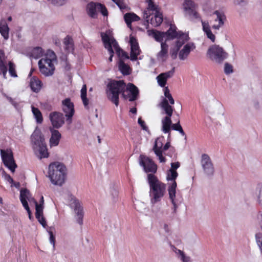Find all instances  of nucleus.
<instances>
[{"label":"nucleus","mask_w":262,"mask_h":262,"mask_svg":"<svg viewBox=\"0 0 262 262\" xmlns=\"http://www.w3.org/2000/svg\"><path fill=\"white\" fill-rule=\"evenodd\" d=\"M122 93L124 99L129 101L138 99L139 96L138 88L132 83L127 85L123 80L114 81L107 85V97L116 106L119 105V95Z\"/></svg>","instance_id":"f257e3e1"},{"label":"nucleus","mask_w":262,"mask_h":262,"mask_svg":"<svg viewBox=\"0 0 262 262\" xmlns=\"http://www.w3.org/2000/svg\"><path fill=\"white\" fill-rule=\"evenodd\" d=\"M164 94L165 98H163L159 105L162 110V114L166 115L161 120L162 128L161 130L165 134L168 133L170 130V125H171V117L172 116L173 108L169 104L168 101L170 104L174 103V100L172 98L168 87L164 88Z\"/></svg>","instance_id":"f03ea898"},{"label":"nucleus","mask_w":262,"mask_h":262,"mask_svg":"<svg viewBox=\"0 0 262 262\" xmlns=\"http://www.w3.org/2000/svg\"><path fill=\"white\" fill-rule=\"evenodd\" d=\"M147 182L149 186L150 202L155 204L160 202L166 192V186L154 174H147Z\"/></svg>","instance_id":"7ed1b4c3"},{"label":"nucleus","mask_w":262,"mask_h":262,"mask_svg":"<svg viewBox=\"0 0 262 262\" xmlns=\"http://www.w3.org/2000/svg\"><path fill=\"white\" fill-rule=\"evenodd\" d=\"M66 174L67 168L63 164L55 162L49 165L48 177L52 184L62 186L65 182Z\"/></svg>","instance_id":"20e7f679"},{"label":"nucleus","mask_w":262,"mask_h":262,"mask_svg":"<svg viewBox=\"0 0 262 262\" xmlns=\"http://www.w3.org/2000/svg\"><path fill=\"white\" fill-rule=\"evenodd\" d=\"M31 142L36 155L39 158H47L49 156L45 139L39 129H35L31 135Z\"/></svg>","instance_id":"39448f33"},{"label":"nucleus","mask_w":262,"mask_h":262,"mask_svg":"<svg viewBox=\"0 0 262 262\" xmlns=\"http://www.w3.org/2000/svg\"><path fill=\"white\" fill-rule=\"evenodd\" d=\"M101 37L104 47L107 50L110 55L108 58L110 62L112 61V58L114 56L113 48L119 57L126 59L129 58L128 54L119 47L115 39L110 37L107 34L104 33L101 34Z\"/></svg>","instance_id":"423d86ee"},{"label":"nucleus","mask_w":262,"mask_h":262,"mask_svg":"<svg viewBox=\"0 0 262 262\" xmlns=\"http://www.w3.org/2000/svg\"><path fill=\"white\" fill-rule=\"evenodd\" d=\"M55 61V54L52 51H48L45 56L38 61L40 72L46 76L52 75L55 70L54 63Z\"/></svg>","instance_id":"0eeeda50"},{"label":"nucleus","mask_w":262,"mask_h":262,"mask_svg":"<svg viewBox=\"0 0 262 262\" xmlns=\"http://www.w3.org/2000/svg\"><path fill=\"white\" fill-rule=\"evenodd\" d=\"M207 56L212 62L221 64L228 58V54L222 47L213 45L208 48Z\"/></svg>","instance_id":"6e6552de"},{"label":"nucleus","mask_w":262,"mask_h":262,"mask_svg":"<svg viewBox=\"0 0 262 262\" xmlns=\"http://www.w3.org/2000/svg\"><path fill=\"white\" fill-rule=\"evenodd\" d=\"M165 33L166 34V40L177 39L176 46L178 49L180 48L189 39L188 34L181 31H178L176 26L173 25H170L169 29Z\"/></svg>","instance_id":"1a4fd4ad"},{"label":"nucleus","mask_w":262,"mask_h":262,"mask_svg":"<svg viewBox=\"0 0 262 262\" xmlns=\"http://www.w3.org/2000/svg\"><path fill=\"white\" fill-rule=\"evenodd\" d=\"M7 64L8 65V71L10 75L13 78L17 77L15 64L10 61L7 63L4 52L0 50V74L2 73L5 79L7 78Z\"/></svg>","instance_id":"9d476101"},{"label":"nucleus","mask_w":262,"mask_h":262,"mask_svg":"<svg viewBox=\"0 0 262 262\" xmlns=\"http://www.w3.org/2000/svg\"><path fill=\"white\" fill-rule=\"evenodd\" d=\"M70 199L69 205L71 208L74 209L76 214V221L80 225H82L83 224V217L84 215L83 207L79 201L75 196L71 195L70 196Z\"/></svg>","instance_id":"9b49d317"},{"label":"nucleus","mask_w":262,"mask_h":262,"mask_svg":"<svg viewBox=\"0 0 262 262\" xmlns=\"http://www.w3.org/2000/svg\"><path fill=\"white\" fill-rule=\"evenodd\" d=\"M177 184L176 182L173 183H169L168 184V193L169 198L173 206V211H176L177 208L179 204H180L182 200V196L177 194L176 189Z\"/></svg>","instance_id":"f8f14e48"},{"label":"nucleus","mask_w":262,"mask_h":262,"mask_svg":"<svg viewBox=\"0 0 262 262\" xmlns=\"http://www.w3.org/2000/svg\"><path fill=\"white\" fill-rule=\"evenodd\" d=\"M0 151L2 161L5 166L8 168L12 172H14L16 167V164L15 163L11 149H1Z\"/></svg>","instance_id":"ddd939ff"},{"label":"nucleus","mask_w":262,"mask_h":262,"mask_svg":"<svg viewBox=\"0 0 262 262\" xmlns=\"http://www.w3.org/2000/svg\"><path fill=\"white\" fill-rule=\"evenodd\" d=\"M86 10L88 15L92 18L97 17L98 12H100L103 16L108 14L105 7L100 3L91 2L88 4Z\"/></svg>","instance_id":"4468645a"},{"label":"nucleus","mask_w":262,"mask_h":262,"mask_svg":"<svg viewBox=\"0 0 262 262\" xmlns=\"http://www.w3.org/2000/svg\"><path fill=\"white\" fill-rule=\"evenodd\" d=\"M62 110L65 114L67 123L70 124L72 122L75 109L74 105L70 98H66L62 101Z\"/></svg>","instance_id":"2eb2a0df"},{"label":"nucleus","mask_w":262,"mask_h":262,"mask_svg":"<svg viewBox=\"0 0 262 262\" xmlns=\"http://www.w3.org/2000/svg\"><path fill=\"white\" fill-rule=\"evenodd\" d=\"M139 164L143 167L144 170L146 173L150 172V174L155 173L157 170V166L153 160L149 157L140 155L139 157Z\"/></svg>","instance_id":"dca6fc26"},{"label":"nucleus","mask_w":262,"mask_h":262,"mask_svg":"<svg viewBox=\"0 0 262 262\" xmlns=\"http://www.w3.org/2000/svg\"><path fill=\"white\" fill-rule=\"evenodd\" d=\"M201 163L203 171L207 176H212L214 172V168L209 156L204 154L202 155Z\"/></svg>","instance_id":"f3484780"},{"label":"nucleus","mask_w":262,"mask_h":262,"mask_svg":"<svg viewBox=\"0 0 262 262\" xmlns=\"http://www.w3.org/2000/svg\"><path fill=\"white\" fill-rule=\"evenodd\" d=\"M49 119L54 128H59L64 123V118L61 113L53 112L50 113Z\"/></svg>","instance_id":"a211bd4d"},{"label":"nucleus","mask_w":262,"mask_h":262,"mask_svg":"<svg viewBox=\"0 0 262 262\" xmlns=\"http://www.w3.org/2000/svg\"><path fill=\"white\" fill-rule=\"evenodd\" d=\"M30 199L31 202H33L35 205V216L39 223L43 228H46L47 226L45 218L43 216V207L42 204H38L37 201L30 195Z\"/></svg>","instance_id":"6ab92c4d"},{"label":"nucleus","mask_w":262,"mask_h":262,"mask_svg":"<svg viewBox=\"0 0 262 262\" xmlns=\"http://www.w3.org/2000/svg\"><path fill=\"white\" fill-rule=\"evenodd\" d=\"M165 141V138L163 136L158 137L155 141V145L153 147V150L156 156L158 157L160 162H165V158L162 155V148L163 143Z\"/></svg>","instance_id":"aec40b11"},{"label":"nucleus","mask_w":262,"mask_h":262,"mask_svg":"<svg viewBox=\"0 0 262 262\" xmlns=\"http://www.w3.org/2000/svg\"><path fill=\"white\" fill-rule=\"evenodd\" d=\"M213 14L216 15V18L214 20L215 23L212 26V28L215 31L219 30L224 26L226 16L224 12L218 10L214 11Z\"/></svg>","instance_id":"412c9836"},{"label":"nucleus","mask_w":262,"mask_h":262,"mask_svg":"<svg viewBox=\"0 0 262 262\" xmlns=\"http://www.w3.org/2000/svg\"><path fill=\"white\" fill-rule=\"evenodd\" d=\"M129 43L131 50L130 59L132 61H135L140 53L139 44L137 39L133 36H130Z\"/></svg>","instance_id":"4be33fe9"},{"label":"nucleus","mask_w":262,"mask_h":262,"mask_svg":"<svg viewBox=\"0 0 262 262\" xmlns=\"http://www.w3.org/2000/svg\"><path fill=\"white\" fill-rule=\"evenodd\" d=\"M195 46L193 42H188L185 45L179 52V58L180 60H185L189 56L190 53L194 50Z\"/></svg>","instance_id":"5701e85b"},{"label":"nucleus","mask_w":262,"mask_h":262,"mask_svg":"<svg viewBox=\"0 0 262 262\" xmlns=\"http://www.w3.org/2000/svg\"><path fill=\"white\" fill-rule=\"evenodd\" d=\"M175 68H173L171 70L160 74L156 78L158 84L163 88H165L168 79L172 77L174 73Z\"/></svg>","instance_id":"b1692460"},{"label":"nucleus","mask_w":262,"mask_h":262,"mask_svg":"<svg viewBox=\"0 0 262 262\" xmlns=\"http://www.w3.org/2000/svg\"><path fill=\"white\" fill-rule=\"evenodd\" d=\"M145 2L147 4V7L144 13V17L148 23L149 20L148 17L150 15V12L153 13H158L160 12V9L158 6L155 4L154 0H145Z\"/></svg>","instance_id":"393cba45"},{"label":"nucleus","mask_w":262,"mask_h":262,"mask_svg":"<svg viewBox=\"0 0 262 262\" xmlns=\"http://www.w3.org/2000/svg\"><path fill=\"white\" fill-rule=\"evenodd\" d=\"M168 46L166 42L161 43V50L157 54V57L158 61L161 62L165 61L168 58Z\"/></svg>","instance_id":"a878e982"},{"label":"nucleus","mask_w":262,"mask_h":262,"mask_svg":"<svg viewBox=\"0 0 262 262\" xmlns=\"http://www.w3.org/2000/svg\"><path fill=\"white\" fill-rule=\"evenodd\" d=\"M50 130L51 133V137L50 139V143L51 146H56L58 145L60 139L61 137V134L58 130L50 127Z\"/></svg>","instance_id":"bb28decb"},{"label":"nucleus","mask_w":262,"mask_h":262,"mask_svg":"<svg viewBox=\"0 0 262 262\" xmlns=\"http://www.w3.org/2000/svg\"><path fill=\"white\" fill-rule=\"evenodd\" d=\"M202 29L205 33L207 37L212 42L215 40V36L211 30L210 26L207 21H202Z\"/></svg>","instance_id":"cd10ccee"},{"label":"nucleus","mask_w":262,"mask_h":262,"mask_svg":"<svg viewBox=\"0 0 262 262\" xmlns=\"http://www.w3.org/2000/svg\"><path fill=\"white\" fill-rule=\"evenodd\" d=\"M148 35L153 37L157 41L161 42H163L164 38L166 39L165 33L163 32H160L155 30H147Z\"/></svg>","instance_id":"c85d7f7f"},{"label":"nucleus","mask_w":262,"mask_h":262,"mask_svg":"<svg viewBox=\"0 0 262 262\" xmlns=\"http://www.w3.org/2000/svg\"><path fill=\"white\" fill-rule=\"evenodd\" d=\"M10 29L5 19L0 20V33L5 40H7L9 38Z\"/></svg>","instance_id":"c756f323"},{"label":"nucleus","mask_w":262,"mask_h":262,"mask_svg":"<svg viewBox=\"0 0 262 262\" xmlns=\"http://www.w3.org/2000/svg\"><path fill=\"white\" fill-rule=\"evenodd\" d=\"M29 85L33 92L37 93L41 89V82L36 77H33L30 79Z\"/></svg>","instance_id":"7c9ffc66"},{"label":"nucleus","mask_w":262,"mask_h":262,"mask_svg":"<svg viewBox=\"0 0 262 262\" xmlns=\"http://www.w3.org/2000/svg\"><path fill=\"white\" fill-rule=\"evenodd\" d=\"M124 19L127 26L132 29V23L139 20L140 17L134 13H127L124 15Z\"/></svg>","instance_id":"2f4dec72"},{"label":"nucleus","mask_w":262,"mask_h":262,"mask_svg":"<svg viewBox=\"0 0 262 262\" xmlns=\"http://www.w3.org/2000/svg\"><path fill=\"white\" fill-rule=\"evenodd\" d=\"M162 21V14L160 12L154 13V15L152 16L150 19V23L154 27H158L160 26Z\"/></svg>","instance_id":"473e14b6"},{"label":"nucleus","mask_w":262,"mask_h":262,"mask_svg":"<svg viewBox=\"0 0 262 262\" xmlns=\"http://www.w3.org/2000/svg\"><path fill=\"white\" fill-rule=\"evenodd\" d=\"M185 14L198 8V5L191 0H185L183 3Z\"/></svg>","instance_id":"72a5a7b5"},{"label":"nucleus","mask_w":262,"mask_h":262,"mask_svg":"<svg viewBox=\"0 0 262 262\" xmlns=\"http://www.w3.org/2000/svg\"><path fill=\"white\" fill-rule=\"evenodd\" d=\"M64 48L67 52H72L74 50L73 39L69 36H66L63 40Z\"/></svg>","instance_id":"f704fd0d"},{"label":"nucleus","mask_w":262,"mask_h":262,"mask_svg":"<svg viewBox=\"0 0 262 262\" xmlns=\"http://www.w3.org/2000/svg\"><path fill=\"white\" fill-rule=\"evenodd\" d=\"M196 9H195L194 10L189 12L185 15L192 21H200L202 23V21L203 20Z\"/></svg>","instance_id":"c9c22d12"},{"label":"nucleus","mask_w":262,"mask_h":262,"mask_svg":"<svg viewBox=\"0 0 262 262\" xmlns=\"http://www.w3.org/2000/svg\"><path fill=\"white\" fill-rule=\"evenodd\" d=\"M32 113L36 119V121L38 124H41L43 121V118L41 113L38 108L32 106Z\"/></svg>","instance_id":"e433bc0d"},{"label":"nucleus","mask_w":262,"mask_h":262,"mask_svg":"<svg viewBox=\"0 0 262 262\" xmlns=\"http://www.w3.org/2000/svg\"><path fill=\"white\" fill-rule=\"evenodd\" d=\"M119 69L123 75H129L130 68L122 60H120L119 62Z\"/></svg>","instance_id":"4c0bfd02"},{"label":"nucleus","mask_w":262,"mask_h":262,"mask_svg":"<svg viewBox=\"0 0 262 262\" xmlns=\"http://www.w3.org/2000/svg\"><path fill=\"white\" fill-rule=\"evenodd\" d=\"M178 176V173L176 170L169 169L167 172L166 180L168 181H171L170 183L176 182V179Z\"/></svg>","instance_id":"58836bf2"},{"label":"nucleus","mask_w":262,"mask_h":262,"mask_svg":"<svg viewBox=\"0 0 262 262\" xmlns=\"http://www.w3.org/2000/svg\"><path fill=\"white\" fill-rule=\"evenodd\" d=\"M80 93L83 104L85 107H86L89 104V100L86 98V86L85 84L83 85Z\"/></svg>","instance_id":"ea45409f"},{"label":"nucleus","mask_w":262,"mask_h":262,"mask_svg":"<svg viewBox=\"0 0 262 262\" xmlns=\"http://www.w3.org/2000/svg\"><path fill=\"white\" fill-rule=\"evenodd\" d=\"M31 56L35 59L40 58L43 54L42 49L40 47H36L32 50Z\"/></svg>","instance_id":"a19ab883"},{"label":"nucleus","mask_w":262,"mask_h":262,"mask_svg":"<svg viewBox=\"0 0 262 262\" xmlns=\"http://www.w3.org/2000/svg\"><path fill=\"white\" fill-rule=\"evenodd\" d=\"M30 195V192L28 189H23L20 191V200H28L31 202Z\"/></svg>","instance_id":"79ce46f5"},{"label":"nucleus","mask_w":262,"mask_h":262,"mask_svg":"<svg viewBox=\"0 0 262 262\" xmlns=\"http://www.w3.org/2000/svg\"><path fill=\"white\" fill-rule=\"evenodd\" d=\"M171 129L176 131H178L182 136L185 135V132L181 126L179 121L175 124H172L171 123V125H170V130Z\"/></svg>","instance_id":"37998d69"},{"label":"nucleus","mask_w":262,"mask_h":262,"mask_svg":"<svg viewBox=\"0 0 262 262\" xmlns=\"http://www.w3.org/2000/svg\"><path fill=\"white\" fill-rule=\"evenodd\" d=\"M257 201L259 205L262 206V184H258L256 188Z\"/></svg>","instance_id":"c03bdc74"},{"label":"nucleus","mask_w":262,"mask_h":262,"mask_svg":"<svg viewBox=\"0 0 262 262\" xmlns=\"http://www.w3.org/2000/svg\"><path fill=\"white\" fill-rule=\"evenodd\" d=\"M167 133L168 134L167 141L164 146L163 145L162 148V152L166 151L168 149H169L170 147H171L170 146V130Z\"/></svg>","instance_id":"a18cd8bd"},{"label":"nucleus","mask_w":262,"mask_h":262,"mask_svg":"<svg viewBox=\"0 0 262 262\" xmlns=\"http://www.w3.org/2000/svg\"><path fill=\"white\" fill-rule=\"evenodd\" d=\"M255 238L256 243L262 253V234L260 233L256 234Z\"/></svg>","instance_id":"49530a36"},{"label":"nucleus","mask_w":262,"mask_h":262,"mask_svg":"<svg viewBox=\"0 0 262 262\" xmlns=\"http://www.w3.org/2000/svg\"><path fill=\"white\" fill-rule=\"evenodd\" d=\"M1 170L2 171V177L4 178V179L6 181L9 182L10 183L13 184L14 182L13 180L11 177V176L9 174L6 173V172L2 168H1Z\"/></svg>","instance_id":"de8ad7c7"},{"label":"nucleus","mask_w":262,"mask_h":262,"mask_svg":"<svg viewBox=\"0 0 262 262\" xmlns=\"http://www.w3.org/2000/svg\"><path fill=\"white\" fill-rule=\"evenodd\" d=\"M224 72L226 74L233 73V67L230 63L226 62L224 65Z\"/></svg>","instance_id":"09e8293b"},{"label":"nucleus","mask_w":262,"mask_h":262,"mask_svg":"<svg viewBox=\"0 0 262 262\" xmlns=\"http://www.w3.org/2000/svg\"><path fill=\"white\" fill-rule=\"evenodd\" d=\"M114 2L121 10L124 9L126 8V5L124 2V0H112Z\"/></svg>","instance_id":"8fccbe9b"},{"label":"nucleus","mask_w":262,"mask_h":262,"mask_svg":"<svg viewBox=\"0 0 262 262\" xmlns=\"http://www.w3.org/2000/svg\"><path fill=\"white\" fill-rule=\"evenodd\" d=\"M52 228L50 227L48 230L47 231L50 235V243L53 245V247L55 246V237L54 236L53 233L52 231L51 230Z\"/></svg>","instance_id":"3c124183"},{"label":"nucleus","mask_w":262,"mask_h":262,"mask_svg":"<svg viewBox=\"0 0 262 262\" xmlns=\"http://www.w3.org/2000/svg\"><path fill=\"white\" fill-rule=\"evenodd\" d=\"M2 95L6 97V98L9 101V102L12 104L15 107H17V103L14 101V100L10 97H9L5 93H2Z\"/></svg>","instance_id":"603ef678"},{"label":"nucleus","mask_w":262,"mask_h":262,"mask_svg":"<svg viewBox=\"0 0 262 262\" xmlns=\"http://www.w3.org/2000/svg\"><path fill=\"white\" fill-rule=\"evenodd\" d=\"M51 3L53 4H54L55 5L59 6L63 5L67 1V0H51Z\"/></svg>","instance_id":"864d4df0"},{"label":"nucleus","mask_w":262,"mask_h":262,"mask_svg":"<svg viewBox=\"0 0 262 262\" xmlns=\"http://www.w3.org/2000/svg\"><path fill=\"white\" fill-rule=\"evenodd\" d=\"M234 2L235 4L242 6L246 5L248 3V0H234Z\"/></svg>","instance_id":"5fc2aeb1"},{"label":"nucleus","mask_w":262,"mask_h":262,"mask_svg":"<svg viewBox=\"0 0 262 262\" xmlns=\"http://www.w3.org/2000/svg\"><path fill=\"white\" fill-rule=\"evenodd\" d=\"M138 123L140 125L143 130H147L148 127L146 126L145 122L143 121L141 118H139L138 120Z\"/></svg>","instance_id":"6e6d98bb"},{"label":"nucleus","mask_w":262,"mask_h":262,"mask_svg":"<svg viewBox=\"0 0 262 262\" xmlns=\"http://www.w3.org/2000/svg\"><path fill=\"white\" fill-rule=\"evenodd\" d=\"M180 166V164L179 162H174L171 163V168L170 170H176Z\"/></svg>","instance_id":"4d7b16f0"},{"label":"nucleus","mask_w":262,"mask_h":262,"mask_svg":"<svg viewBox=\"0 0 262 262\" xmlns=\"http://www.w3.org/2000/svg\"><path fill=\"white\" fill-rule=\"evenodd\" d=\"M180 258L183 262H190V257L186 256L185 253H184Z\"/></svg>","instance_id":"13d9d810"},{"label":"nucleus","mask_w":262,"mask_h":262,"mask_svg":"<svg viewBox=\"0 0 262 262\" xmlns=\"http://www.w3.org/2000/svg\"><path fill=\"white\" fill-rule=\"evenodd\" d=\"M175 153V149L173 147H171L169 149L168 152L167 154H165L166 155L172 157V156L174 155Z\"/></svg>","instance_id":"bf43d9fd"},{"label":"nucleus","mask_w":262,"mask_h":262,"mask_svg":"<svg viewBox=\"0 0 262 262\" xmlns=\"http://www.w3.org/2000/svg\"><path fill=\"white\" fill-rule=\"evenodd\" d=\"M172 250L177 255H179V257H180L184 253L183 251L177 249L174 246L172 247Z\"/></svg>","instance_id":"052dcab7"},{"label":"nucleus","mask_w":262,"mask_h":262,"mask_svg":"<svg viewBox=\"0 0 262 262\" xmlns=\"http://www.w3.org/2000/svg\"><path fill=\"white\" fill-rule=\"evenodd\" d=\"M21 203L23 204V207L25 208L27 211H29L30 209L28 206V202L27 200H21L20 201Z\"/></svg>","instance_id":"680f3d73"},{"label":"nucleus","mask_w":262,"mask_h":262,"mask_svg":"<svg viewBox=\"0 0 262 262\" xmlns=\"http://www.w3.org/2000/svg\"><path fill=\"white\" fill-rule=\"evenodd\" d=\"M111 194L112 195L113 198L115 199L118 196V191L117 189H116L114 188H113L111 190Z\"/></svg>","instance_id":"e2e57ef3"},{"label":"nucleus","mask_w":262,"mask_h":262,"mask_svg":"<svg viewBox=\"0 0 262 262\" xmlns=\"http://www.w3.org/2000/svg\"><path fill=\"white\" fill-rule=\"evenodd\" d=\"M177 47L176 50L175 51L171 52V56L172 58L173 59H175L177 57L178 52L180 49V48L178 49L177 47Z\"/></svg>","instance_id":"0e129e2a"},{"label":"nucleus","mask_w":262,"mask_h":262,"mask_svg":"<svg viewBox=\"0 0 262 262\" xmlns=\"http://www.w3.org/2000/svg\"><path fill=\"white\" fill-rule=\"evenodd\" d=\"M257 220L259 223H261V228L262 229V212H259L257 215Z\"/></svg>","instance_id":"69168bd1"},{"label":"nucleus","mask_w":262,"mask_h":262,"mask_svg":"<svg viewBox=\"0 0 262 262\" xmlns=\"http://www.w3.org/2000/svg\"><path fill=\"white\" fill-rule=\"evenodd\" d=\"M44 108L46 109L48 111H51L52 109V107L51 105L48 104V103H45L43 105Z\"/></svg>","instance_id":"338daca9"},{"label":"nucleus","mask_w":262,"mask_h":262,"mask_svg":"<svg viewBox=\"0 0 262 262\" xmlns=\"http://www.w3.org/2000/svg\"><path fill=\"white\" fill-rule=\"evenodd\" d=\"M11 186H14V187H15L16 188H19L20 187V183L19 182H17V183H13V184H11Z\"/></svg>","instance_id":"774afa93"}]
</instances>
